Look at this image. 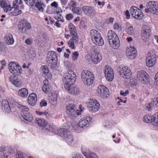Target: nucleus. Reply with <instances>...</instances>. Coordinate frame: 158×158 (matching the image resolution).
<instances>
[{"mask_svg": "<svg viewBox=\"0 0 158 158\" xmlns=\"http://www.w3.org/2000/svg\"><path fill=\"white\" fill-rule=\"evenodd\" d=\"M63 80L64 87L69 93L75 96L80 93V89L73 85L76 80V74L73 71H69L68 73H66Z\"/></svg>", "mask_w": 158, "mask_h": 158, "instance_id": "obj_1", "label": "nucleus"}, {"mask_svg": "<svg viewBox=\"0 0 158 158\" xmlns=\"http://www.w3.org/2000/svg\"><path fill=\"white\" fill-rule=\"evenodd\" d=\"M69 27L70 33L72 37L68 42V44L70 47L72 49L75 48V44L78 42V38L77 36L76 29L75 26L72 23H69Z\"/></svg>", "mask_w": 158, "mask_h": 158, "instance_id": "obj_2", "label": "nucleus"}, {"mask_svg": "<svg viewBox=\"0 0 158 158\" xmlns=\"http://www.w3.org/2000/svg\"><path fill=\"white\" fill-rule=\"evenodd\" d=\"M57 55L55 52L53 51L49 52L47 55L46 61L49 67L52 69L56 67Z\"/></svg>", "mask_w": 158, "mask_h": 158, "instance_id": "obj_3", "label": "nucleus"}, {"mask_svg": "<svg viewBox=\"0 0 158 158\" xmlns=\"http://www.w3.org/2000/svg\"><path fill=\"white\" fill-rule=\"evenodd\" d=\"M58 132L59 135L62 137L69 144L73 142V136L68 129L66 128L59 129Z\"/></svg>", "mask_w": 158, "mask_h": 158, "instance_id": "obj_4", "label": "nucleus"}, {"mask_svg": "<svg viewBox=\"0 0 158 158\" xmlns=\"http://www.w3.org/2000/svg\"><path fill=\"white\" fill-rule=\"evenodd\" d=\"M147 8H145L146 12L158 15V3L154 1H150L146 3Z\"/></svg>", "mask_w": 158, "mask_h": 158, "instance_id": "obj_5", "label": "nucleus"}, {"mask_svg": "<svg viewBox=\"0 0 158 158\" xmlns=\"http://www.w3.org/2000/svg\"><path fill=\"white\" fill-rule=\"evenodd\" d=\"M8 68L10 72L15 76L19 75L22 72L21 67L16 62H10L9 64Z\"/></svg>", "mask_w": 158, "mask_h": 158, "instance_id": "obj_6", "label": "nucleus"}, {"mask_svg": "<svg viewBox=\"0 0 158 158\" xmlns=\"http://www.w3.org/2000/svg\"><path fill=\"white\" fill-rule=\"evenodd\" d=\"M87 107L89 110L91 112H95L99 110L100 105L96 99H90L87 103Z\"/></svg>", "mask_w": 158, "mask_h": 158, "instance_id": "obj_7", "label": "nucleus"}, {"mask_svg": "<svg viewBox=\"0 0 158 158\" xmlns=\"http://www.w3.org/2000/svg\"><path fill=\"white\" fill-rule=\"evenodd\" d=\"M137 78L140 82L144 84H148L150 82V79L147 73L143 70L138 72L137 75Z\"/></svg>", "mask_w": 158, "mask_h": 158, "instance_id": "obj_8", "label": "nucleus"}, {"mask_svg": "<svg viewBox=\"0 0 158 158\" xmlns=\"http://www.w3.org/2000/svg\"><path fill=\"white\" fill-rule=\"evenodd\" d=\"M120 76L125 78H129L131 75V71L127 66L121 65L118 69Z\"/></svg>", "mask_w": 158, "mask_h": 158, "instance_id": "obj_9", "label": "nucleus"}, {"mask_svg": "<svg viewBox=\"0 0 158 158\" xmlns=\"http://www.w3.org/2000/svg\"><path fill=\"white\" fill-rule=\"evenodd\" d=\"M82 11L87 16L93 17L96 14V11L94 7L88 5H85L82 7Z\"/></svg>", "mask_w": 158, "mask_h": 158, "instance_id": "obj_10", "label": "nucleus"}, {"mask_svg": "<svg viewBox=\"0 0 158 158\" xmlns=\"http://www.w3.org/2000/svg\"><path fill=\"white\" fill-rule=\"evenodd\" d=\"M130 11L132 16L136 19H140L143 17L142 11L135 6H131L130 8Z\"/></svg>", "mask_w": 158, "mask_h": 158, "instance_id": "obj_11", "label": "nucleus"}, {"mask_svg": "<svg viewBox=\"0 0 158 158\" xmlns=\"http://www.w3.org/2000/svg\"><path fill=\"white\" fill-rule=\"evenodd\" d=\"M104 73L106 80L109 81H112L114 78V73L112 68L109 66L106 65L105 67Z\"/></svg>", "mask_w": 158, "mask_h": 158, "instance_id": "obj_12", "label": "nucleus"}, {"mask_svg": "<svg viewBox=\"0 0 158 158\" xmlns=\"http://www.w3.org/2000/svg\"><path fill=\"white\" fill-rule=\"evenodd\" d=\"M146 64L149 67H152L155 64L156 55L153 53L148 52L146 56Z\"/></svg>", "mask_w": 158, "mask_h": 158, "instance_id": "obj_13", "label": "nucleus"}, {"mask_svg": "<svg viewBox=\"0 0 158 158\" xmlns=\"http://www.w3.org/2000/svg\"><path fill=\"white\" fill-rule=\"evenodd\" d=\"M97 90L98 95L103 98H107L109 95V90L103 85H99Z\"/></svg>", "mask_w": 158, "mask_h": 158, "instance_id": "obj_14", "label": "nucleus"}, {"mask_svg": "<svg viewBox=\"0 0 158 158\" xmlns=\"http://www.w3.org/2000/svg\"><path fill=\"white\" fill-rule=\"evenodd\" d=\"M151 31L150 27L147 26H143L141 32V38L144 41L148 40L151 35Z\"/></svg>", "mask_w": 158, "mask_h": 158, "instance_id": "obj_15", "label": "nucleus"}, {"mask_svg": "<svg viewBox=\"0 0 158 158\" xmlns=\"http://www.w3.org/2000/svg\"><path fill=\"white\" fill-rule=\"evenodd\" d=\"M136 51L133 46H129L127 47L126 50V53L127 57L131 60L135 59L136 55Z\"/></svg>", "mask_w": 158, "mask_h": 158, "instance_id": "obj_16", "label": "nucleus"}, {"mask_svg": "<svg viewBox=\"0 0 158 158\" xmlns=\"http://www.w3.org/2000/svg\"><path fill=\"white\" fill-rule=\"evenodd\" d=\"M91 118L89 116L81 118L79 122V125L83 128L89 127L90 124Z\"/></svg>", "mask_w": 158, "mask_h": 158, "instance_id": "obj_17", "label": "nucleus"}, {"mask_svg": "<svg viewBox=\"0 0 158 158\" xmlns=\"http://www.w3.org/2000/svg\"><path fill=\"white\" fill-rule=\"evenodd\" d=\"M31 28L30 23L26 21H23L18 25L19 31L22 33H27Z\"/></svg>", "mask_w": 158, "mask_h": 158, "instance_id": "obj_18", "label": "nucleus"}, {"mask_svg": "<svg viewBox=\"0 0 158 158\" xmlns=\"http://www.w3.org/2000/svg\"><path fill=\"white\" fill-rule=\"evenodd\" d=\"M91 59L94 64H97L102 60V57L98 51L94 50L92 52Z\"/></svg>", "mask_w": 158, "mask_h": 158, "instance_id": "obj_19", "label": "nucleus"}, {"mask_svg": "<svg viewBox=\"0 0 158 158\" xmlns=\"http://www.w3.org/2000/svg\"><path fill=\"white\" fill-rule=\"evenodd\" d=\"M66 113L71 118L75 117L76 107L75 105L73 104H69L66 108Z\"/></svg>", "mask_w": 158, "mask_h": 158, "instance_id": "obj_20", "label": "nucleus"}, {"mask_svg": "<svg viewBox=\"0 0 158 158\" xmlns=\"http://www.w3.org/2000/svg\"><path fill=\"white\" fill-rule=\"evenodd\" d=\"M81 150L83 154L86 158H98L96 154L90 151L88 149L85 150L84 147L81 148Z\"/></svg>", "mask_w": 158, "mask_h": 158, "instance_id": "obj_21", "label": "nucleus"}, {"mask_svg": "<svg viewBox=\"0 0 158 158\" xmlns=\"http://www.w3.org/2000/svg\"><path fill=\"white\" fill-rule=\"evenodd\" d=\"M1 7L3 8L4 11L7 12L11 11L12 7H11L9 3L6 1V0H1L0 3Z\"/></svg>", "mask_w": 158, "mask_h": 158, "instance_id": "obj_22", "label": "nucleus"}, {"mask_svg": "<svg viewBox=\"0 0 158 158\" xmlns=\"http://www.w3.org/2000/svg\"><path fill=\"white\" fill-rule=\"evenodd\" d=\"M37 100L36 95L32 93L30 94L27 98V102L31 106H34L36 103Z\"/></svg>", "mask_w": 158, "mask_h": 158, "instance_id": "obj_23", "label": "nucleus"}, {"mask_svg": "<svg viewBox=\"0 0 158 158\" xmlns=\"http://www.w3.org/2000/svg\"><path fill=\"white\" fill-rule=\"evenodd\" d=\"M2 109L6 113H9L11 111L10 108L7 100L6 99H3L2 101Z\"/></svg>", "mask_w": 158, "mask_h": 158, "instance_id": "obj_24", "label": "nucleus"}, {"mask_svg": "<svg viewBox=\"0 0 158 158\" xmlns=\"http://www.w3.org/2000/svg\"><path fill=\"white\" fill-rule=\"evenodd\" d=\"M35 6L37 10L40 12H43L46 7L45 3L40 0L36 1L35 2Z\"/></svg>", "mask_w": 158, "mask_h": 158, "instance_id": "obj_25", "label": "nucleus"}, {"mask_svg": "<svg viewBox=\"0 0 158 158\" xmlns=\"http://www.w3.org/2000/svg\"><path fill=\"white\" fill-rule=\"evenodd\" d=\"M9 81L14 85L16 87H20L22 85L20 80L17 77L11 76L9 78Z\"/></svg>", "mask_w": 158, "mask_h": 158, "instance_id": "obj_26", "label": "nucleus"}, {"mask_svg": "<svg viewBox=\"0 0 158 158\" xmlns=\"http://www.w3.org/2000/svg\"><path fill=\"white\" fill-rule=\"evenodd\" d=\"M111 47L114 49H117L119 46V40L118 37L108 40Z\"/></svg>", "mask_w": 158, "mask_h": 158, "instance_id": "obj_27", "label": "nucleus"}, {"mask_svg": "<svg viewBox=\"0 0 158 158\" xmlns=\"http://www.w3.org/2000/svg\"><path fill=\"white\" fill-rule=\"evenodd\" d=\"M4 40L5 43L8 45L13 44L14 42L12 35L10 34L5 35Z\"/></svg>", "mask_w": 158, "mask_h": 158, "instance_id": "obj_28", "label": "nucleus"}, {"mask_svg": "<svg viewBox=\"0 0 158 158\" xmlns=\"http://www.w3.org/2000/svg\"><path fill=\"white\" fill-rule=\"evenodd\" d=\"M94 80V77L93 75L92 74L91 76H90V77H89L86 79H84L82 80V81L85 85L89 86L93 83Z\"/></svg>", "mask_w": 158, "mask_h": 158, "instance_id": "obj_29", "label": "nucleus"}, {"mask_svg": "<svg viewBox=\"0 0 158 158\" xmlns=\"http://www.w3.org/2000/svg\"><path fill=\"white\" fill-rule=\"evenodd\" d=\"M35 123L40 126L45 127L47 125V123L46 120L43 118H36L35 120Z\"/></svg>", "mask_w": 158, "mask_h": 158, "instance_id": "obj_30", "label": "nucleus"}, {"mask_svg": "<svg viewBox=\"0 0 158 158\" xmlns=\"http://www.w3.org/2000/svg\"><path fill=\"white\" fill-rule=\"evenodd\" d=\"M93 43L97 46H102L104 44V41L101 35L94 39L92 41Z\"/></svg>", "mask_w": 158, "mask_h": 158, "instance_id": "obj_31", "label": "nucleus"}, {"mask_svg": "<svg viewBox=\"0 0 158 158\" xmlns=\"http://www.w3.org/2000/svg\"><path fill=\"white\" fill-rule=\"evenodd\" d=\"M101 35L99 32L96 30H92L90 31V35L92 41Z\"/></svg>", "mask_w": 158, "mask_h": 158, "instance_id": "obj_32", "label": "nucleus"}, {"mask_svg": "<svg viewBox=\"0 0 158 158\" xmlns=\"http://www.w3.org/2000/svg\"><path fill=\"white\" fill-rule=\"evenodd\" d=\"M93 74L91 72L87 70H83L81 73V79L83 80L84 79H86L88 78V77Z\"/></svg>", "mask_w": 158, "mask_h": 158, "instance_id": "obj_33", "label": "nucleus"}, {"mask_svg": "<svg viewBox=\"0 0 158 158\" xmlns=\"http://www.w3.org/2000/svg\"><path fill=\"white\" fill-rule=\"evenodd\" d=\"M21 115L25 120L29 122L31 121L33 119V117L32 114L29 113H27L25 114H24L22 112Z\"/></svg>", "mask_w": 158, "mask_h": 158, "instance_id": "obj_34", "label": "nucleus"}, {"mask_svg": "<svg viewBox=\"0 0 158 158\" xmlns=\"http://www.w3.org/2000/svg\"><path fill=\"white\" fill-rule=\"evenodd\" d=\"M28 94V91L26 88L21 89L18 91V95L23 98L26 97Z\"/></svg>", "mask_w": 158, "mask_h": 158, "instance_id": "obj_35", "label": "nucleus"}, {"mask_svg": "<svg viewBox=\"0 0 158 158\" xmlns=\"http://www.w3.org/2000/svg\"><path fill=\"white\" fill-rule=\"evenodd\" d=\"M118 37L117 34L114 31L110 30L107 34V40H108Z\"/></svg>", "mask_w": 158, "mask_h": 158, "instance_id": "obj_36", "label": "nucleus"}, {"mask_svg": "<svg viewBox=\"0 0 158 158\" xmlns=\"http://www.w3.org/2000/svg\"><path fill=\"white\" fill-rule=\"evenodd\" d=\"M153 119V115L152 116L149 114H147L143 117V120L144 122L146 123H152Z\"/></svg>", "mask_w": 158, "mask_h": 158, "instance_id": "obj_37", "label": "nucleus"}, {"mask_svg": "<svg viewBox=\"0 0 158 158\" xmlns=\"http://www.w3.org/2000/svg\"><path fill=\"white\" fill-rule=\"evenodd\" d=\"M17 106L18 108L21 110V115H22V112L24 114L28 113V112L29 110V109L27 107L19 104H18L17 105Z\"/></svg>", "mask_w": 158, "mask_h": 158, "instance_id": "obj_38", "label": "nucleus"}, {"mask_svg": "<svg viewBox=\"0 0 158 158\" xmlns=\"http://www.w3.org/2000/svg\"><path fill=\"white\" fill-rule=\"evenodd\" d=\"M54 18L57 20V21L55 24V25L57 27H59L60 26V23H59V21H60L63 22V18L62 16L61 15H59V16H54Z\"/></svg>", "mask_w": 158, "mask_h": 158, "instance_id": "obj_39", "label": "nucleus"}, {"mask_svg": "<svg viewBox=\"0 0 158 158\" xmlns=\"http://www.w3.org/2000/svg\"><path fill=\"white\" fill-rule=\"evenodd\" d=\"M13 8L14 10L11 13L12 15L16 16L21 14L22 13L21 10L18 8V7Z\"/></svg>", "mask_w": 158, "mask_h": 158, "instance_id": "obj_40", "label": "nucleus"}, {"mask_svg": "<svg viewBox=\"0 0 158 158\" xmlns=\"http://www.w3.org/2000/svg\"><path fill=\"white\" fill-rule=\"evenodd\" d=\"M126 31L127 33L131 35H133L135 33V31L132 25L126 29Z\"/></svg>", "mask_w": 158, "mask_h": 158, "instance_id": "obj_41", "label": "nucleus"}, {"mask_svg": "<svg viewBox=\"0 0 158 158\" xmlns=\"http://www.w3.org/2000/svg\"><path fill=\"white\" fill-rule=\"evenodd\" d=\"M64 64L65 67L69 70L67 73H68L69 71H72L71 70L72 69L73 66L71 63L68 61H65L64 62Z\"/></svg>", "mask_w": 158, "mask_h": 158, "instance_id": "obj_42", "label": "nucleus"}, {"mask_svg": "<svg viewBox=\"0 0 158 158\" xmlns=\"http://www.w3.org/2000/svg\"><path fill=\"white\" fill-rule=\"evenodd\" d=\"M57 98V94L56 93L53 92L51 93V95L50 96V99L53 102V103L52 102V104H54L56 102Z\"/></svg>", "mask_w": 158, "mask_h": 158, "instance_id": "obj_43", "label": "nucleus"}, {"mask_svg": "<svg viewBox=\"0 0 158 158\" xmlns=\"http://www.w3.org/2000/svg\"><path fill=\"white\" fill-rule=\"evenodd\" d=\"M152 124L155 126H158V114L153 115Z\"/></svg>", "mask_w": 158, "mask_h": 158, "instance_id": "obj_44", "label": "nucleus"}, {"mask_svg": "<svg viewBox=\"0 0 158 158\" xmlns=\"http://www.w3.org/2000/svg\"><path fill=\"white\" fill-rule=\"evenodd\" d=\"M72 10L73 13L76 14L78 15H81L82 14V12L81 9L78 7H73Z\"/></svg>", "mask_w": 158, "mask_h": 158, "instance_id": "obj_45", "label": "nucleus"}, {"mask_svg": "<svg viewBox=\"0 0 158 158\" xmlns=\"http://www.w3.org/2000/svg\"><path fill=\"white\" fill-rule=\"evenodd\" d=\"M22 0H14L13 2V8L18 7L19 6L18 4H20L23 3Z\"/></svg>", "mask_w": 158, "mask_h": 158, "instance_id": "obj_46", "label": "nucleus"}, {"mask_svg": "<svg viewBox=\"0 0 158 158\" xmlns=\"http://www.w3.org/2000/svg\"><path fill=\"white\" fill-rule=\"evenodd\" d=\"M42 89L43 91L45 93H49V91H50L51 89L49 85H43L42 87Z\"/></svg>", "mask_w": 158, "mask_h": 158, "instance_id": "obj_47", "label": "nucleus"}, {"mask_svg": "<svg viewBox=\"0 0 158 158\" xmlns=\"http://www.w3.org/2000/svg\"><path fill=\"white\" fill-rule=\"evenodd\" d=\"M71 158H83L82 156L80 153L77 152H74Z\"/></svg>", "mask_w": 158, "mask_h": 158, "instance_id": "obj_48", "label": "nucleus"}, {"mask_svg": "<svg viewBox=\"0 0 158 158\" xmlns=\"http://www.w3.org/2000/svg\"><path fill=\"white\" fill-rule=\"evenodd\" d=\"M42 71L45 74H46L48 73L49 70L48 67L47 66H43L42 67Z\"/></svg>", "mask_w": 158, "mask_h": 158, "instance_id": "obj_49", "label": "nucleus"}, {"mask_svg": "<svg viewBox=\"0 0 158 158\" xmlns=\"http://www.w3.org/2000/svg\"><path fill=\"white\" fill-rule=\"evenodd\" d=\"M79 55L78 52H75L72 54V60L74 61H76L77 59V57Z\"/></svg>", "mask_w": 158, "mask_h": 158, "instance_id": "obj_50", "label": "nucleus"}, {"mask_svg": "<svg viewBox=\"0 0 158 158\" xmlns=\"http://www.w3.org/2000/svg\"><path fill=\"white\" fill-rule=\"evenodd\" d=\"M26 3L30 6H32L34 4V0H24Z\"/></svg>", "mask_w": 158, "mask_h": 158, "instance_id": "obj_51", "label": "nucleus"}, {"mask_svg": "<svg viewBox=\"0 0 158 158\" xmlns=\"http://www.w3.org/2000/svg\"><path fill=\"white\" fill-rule=\"evenodd\" d=\"M16 158H24V156L23 154L19 152H17L16 155Z\"/></svg>", "mask_w": 158, "mask_h": 158, "instance_id": "obj_52", "label": "nucleus"}, {"mask_svg": "<svg viewBox=\"0 0 158 158\" xmlns=\"http://www.w3.org/2000/svg\"><path fill=\"white\" fill-rule=\"evenodd\" d=\"M66 19L67 20H70L72 19L73 18V15L71 13L68 14L66 15Z\"/></svg>", "mask_w": 158, "mask_h": 158, "instance_id": "obj_53", "label": "nucleus"}, {"mask_svg": "<svg viewBox=\"0 0 158 158\" xmlns=\"http://www.w3.org/2000/svg\"><path fill=\"white\" fill-rule=\"evenodd\" d=\"M33 42L32 39L31 38L27 39L25 40V43L27 45H31Z\"/></svg>", "mask_w": 158, "mask_h": 158, "instance_id": "obj_54", "label": "nucleus"}, {"mask_svg": "<svg viewBox=\"0 0 158 158\" xmlns=\"http://www.w3.org/2000/svg\"><path fill=\"white\" fill-rule=\"evenodd\" d=\"M128 93L129 91L128 90H126L125 91L123 90H121L120 91V94L124 96H126L128 94Z\"/></svg>", "mask_w": 158, "mask_h": 158, "instance_id": "obj_55", "label": "nucleus"}, {"mask_svg": "<svg viewBox=\"0 0 158 158\" xmlns=\"http://www.w3.org/2000/svg\"><path fill=\"white\" fill-rule=\"evenodd\" d=\"M152 104L156 107H158V97L153 100Z\"/></svg>", "mask_w": 158, "mask_h": 158, "instance_id": "obj_56", "label": "nucleus"}, {"mask_svg": "<svg viewBox=\"0 0 158 158\" xmlns=\"http://www.w3.org/2000/svg\"><path fill=\"white\" fill-rule=\"evenodd\" d=\"M28 54L33 56L35 55V53L33 48H31L30 49L29 51L28 52Z\"/></svg>", "mask_w": 158, "mask_h": 158, "instance_id": "obj_57", "label": "nucleus"}, {"mask_svg": "<svg viewBox=\"0 0 158 158\" xmlns=\"http://www.w3.org/2000/svg\"><path fill=\"white\" fill-rule=\"evenodd\" d=\"M56 14H57L59 16H59V15H60V13H62V10L58 6H57V7L56 8Z\"/></svg>", "mask_w": 158, "mask_h": 158, "instance_id": "obj_58", "label": "nucleus"}, {"mask_svg": "<svg viewBox=\"0 0 158 158\" xmlns=\"http://www.w3.org/2000/svg\"><path fill=\"white\" fill-rule=\"evenodd\" d=\"M6 52L5 48L3 46L0 47V54H3Z\"/></svg>", "mask_w": 158, "mask_h": 158, "instance_id": "obj_59", "label": "nucleus"}, {"mask_svg": "<svg viewBox=\"0 0 158 158\" xmlns=\"http://www.w3.org/2000/svg\"><path fill=\"white\" fill-rule=\"evenodd\" d=\"M7 150L8 152L11 154H13L15 152L14 149L10 146L8 147Z\"/></svg>", "mask_w": 158, "mask_h": 158, "instance_id": "obj_60", "label": "nucleus"}, {"mask_svg": "<svg viewBox=\"0 0 158 158\" xmlns=\"http://www.w3.org/2000/svg\"><path fill=\"white\" fill-rule=\"evenodd\" d=\"M52 128L51 126H48L45 128H44V130L45 131V132H48L52 130Z\"/></svg>", "mask_w": 158, "mask_h": 158, "instance_id": "obj_61", "label": "nucleus"}, {"mask_svg": "<svg viewBox=\"0 0 158 158\" xmlns=\"http://www.w3.org/2000/svg\"><path fill=\"white\" fill-rule=\"evenodd\" d=\"M72 126L75 130H76L78 126L77 123L76 122H73L72 124Z\"/></svg>", "mask_w": 158, "mask_h": 158, "instance_id": "obj_62", "label": "nucleus"}, {"mask_svg": "<svg viewBox=\"0 0 158 158\" xmlns=\"http://www.w3.org/2000/svg\"><path fill=\"white\" fill-rule=\"evenodd\" d=\"M47 105V103L46 101L43 100L40 103V105L41 107L46 106Z\"/></svg>", "mask_w": 158, "mask_h": 158, "instance_id": "obj_63", "label": "nucleus"}, {"mask_svg": "<svg viewBox=\"0 0 158 158\" xmlns=\"http://www.w3.org/2000/svg\"><path fill=\"white\" fill-rule=\"evenodd\" d=\"M1 158H8V155L7 153H4L1 155Z\"/></svg>", "mask_w": 158, "mask_h": 158, "instance_id": "obj_64", "label": "nucleus"}]
</instances>
